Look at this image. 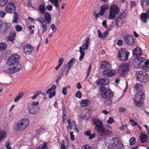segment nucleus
I'll list each match as a JSON object with an SVG mask.
<instances>
[{
    "mask_svg": "<svg viewBox=\"0 0 149 149\" xmlns=\"http://www.w3.org/2000/svg\"><path fill=\"white\" fill-rule=\"evenodd\" d=\"M107 122L109 124H111L115 122V120L113 118L110 117L107 121Z\"/></svg>",
    "mask_w": 149,
    "mask_h": 149,
    "instance_id": "de8ad7c7",
    "label": "nucleus"
},
{
    "mask_svg": "<svg viewBox=\"0 0 149 149\" xmlns=\"http://www.w3.org/2000/svg\"><path fill=\"white\" fill-rule=\"evenodd\" d=\"M19 56L17 54H14L11 55L7 61V64L10 66L15 65L19 62Z\"/></svg>",
    "mask_w": 149,
    "mask_h": 149,
    "instance_id": "9b49d317",
    "label": "nucleus"
},
{
    "mask_svg": "<svg viewBox=\"0 0 149 149\" xmlns=\"http://www.w3.org/2000/svg\"><path fill=\"white\" fill-rule=\"evenodd\" d=\"M81 149H92V148L88 145H83L81 147Z\"/></svg>",
    "mask_w": 149,
    "mask_h": 149,
    "instance_id": "4d7b16f0",
    "label": "nucleus"
},
{
    "mask_svg": "<svg viewBox=\"0 0 149 149\" xmlns=\"http://www.w3.org/2000/svg\"><path fill=\"white\" fill-rule=\"evenodd\" d=\"M108 6L107 5H104L100 7V11L101 15L102 16L104 14L105 11L108 9Z\"/></svg>",
    "mask_w": 149,
    "mask_h": 149,
    "instance_id": "cd10ccee",
    "label": "nucleus"
},
{
    "mask_svg": "<svg viewBox=\"0 0 149 149\" xmlns=\"http://www.w3.org/2000/svg\"><path fill=\"white\" fill-rule=\"evenodd\" d=\"M99 90L102 94V97L108 100V103H107L106 101H105V103L107 104H111L112 101L109 99L113 97V94L111 90L106 89L105 86H101Z\"/></svg>",
    "mask_w": 149,
    "mask_h": 149,
    "instance_id": "f257e3e1",
    "label": "nucleus"
},
{
    "mask_svg": "<svg viewBox=\"0 0 149 149\" xmlns=\"http://www.w3.org/2000/svg\"><path fill=\"white\" fill-rule=\"evenodd\" d=\"M66 65L65 66H63L62 67V68L61 69V73L60 74H59L60 75H61L62 76H63V72H64L65 69L66 68Z\"/></svg>",
    "mask_w": 149,
    "mask_h": 149,
    "instance_id": "680f3d73",
    "label": "nucleus"
},
{
    "mask_svg": "<svg viewBox=\"0 0 149 149\" xmlns=\"http://www.w3.org/2000/svg\"><path fill=\"white\" fill-rule=\"evenodd\" d=\"M29 120L27 119H22L19 121L17 124V129L18 131L24 130L29 125Z\"/></svg>",
    "mask_w": 149,
    "mask_h": 149,
    "instance_id": "f8f14e48",
    "label": "nucleus"
},
{
    "mask_svg": "<svg viewBox=\"0 0 149 149\" xmlns=\"http://www.w3.org/2000/svg\"><path fill=\"white\" fill-rule=\"evenodd\" d=\"M8 1V0H0V5L4 6Z\"/></svg>",
    "mask_w": 149,
    "mask_h": 149,
    "instance_id": "49530a36",
    "label": "nucleus"
},
{
    "mask_svg": "<svg viewBox=\"0 0 149 149\" xmlns=\"http://www.w3.org/2000/svg\"><path fill=\"white\" fill-rule=\"evenodd\" d=\"M117 45L119 46H121L123 45V42L122 40H119L117 43Z\"/></svg>",
    "mask_w": 149,
    "mask_h": 149,
    "instance_id": "774afa93",
    "label": "nucleus"
},
{
    "mask_svg": "<svg viewBox=\"0 0 149 149\" xmlns=\"http://www.w3.org/2000/svg\"><path fill=\"white\" fill-rule=\"evenodd\" d=\"M136 138L133 137L130 138L129 140L130 144V145L134 144L136 142Z\"/></svg>",
    "mask_w": 149,
    "mask_h": 149,
    "instance_id": "c03bdc74",
    "label": "nucleus"
},
{
    "mask_svg": "<svg viewBox=\"0 0 149 149\" xmlns=\"http://www.w3.org/2000/svg\"><path fill=\"white\" fill-rule=\"evenodd\" d=\"M90 103V101L87 99L82 100L81 101V106L83 107H86Z\"/></svg>",
    "mask_w": 149,
    "mask_h": 149,
    "instance_id": "473e14b6",
    "label": "nucleus"
},
{
    "mask_svg": "<svg viewBox=\"0 0 149 149\" xmlns=\"http://www.w3.org/2000/svg\"><path fill=\"white\" fill-rule=\"evenodd\" d=\"M148 136L143 133H141L140 136V139L142 143L146 142L148 139Z\"/></svg>",
    "mask_w": 149,
    "mask_h": 149,
    "instance_id": "a878e982",
    "label": "nucleus"
},
{
    "mask_svg": "<svg viewBox=\"0 0 149 149\" xmlns=\"http://www.w3.org/2000/svg\"><path fill=\"white\" fill-rule=\"evenodd\" d=\"M76 62V60L74 58H72L68 61V68H71L72 67L73 65Z\"/></svg>",
    "mask_w": 149,
    "mask_h": 149,
    "instance_id": "c85d7f7f",
    "label": "nucleus"
},
{
    "mask_svg": "<svg viewBox=\"0 0 149 149\" xmlns=\"http://www.w3.org/2000/svg\"><path fill=\"white\" fill-rule=\"evenodd\" d=\"M16 33L13 32L10 33L9 35L7 37L8 40L12 42L15 38Z\"/></svg>",
    "mask_w": 149,
    "mask_h": 149,
    "instance_id": "7c9ffc66",
    "label": "nucleus"
},
{
    "mask_svg": "<svg viewBox=\"0 0 149 149\" xmlns=\"http://www.w3.org/2000/svg\"><path fill=\"white\" fill-rule=\"evenodd\" d=\"M49 1L54 5L56 7L58 8L59 7L58 0H49Z\"/></svg>",
    "mask_w": 149,
    "mask_h": 149,
    "instance_id": "58836bf2",
    "label": "nucleus"
},
{
    "mask_svg": "<svg viewBox=\"0 0 149 149\" xmlns=\"http://www.w3.org/2000/svg\"><path fill=\"white\" fill-rule=\"evenodd\" d=\"M100 68L102 69H109L110 68L111 65L107 61H104L100 63Z\"/></svg>",
    "mask_w": 149,
    "mask_h": 149,
    "instance_id": "b1692460",
    "label": "nucleus"
},
{
    "mask_svg": "<svg viewBox=\"0 0 149 149\" xmlns=\"http://www.w3.org/2000/svg\"><path fill=\"white\" fill-rule=\"evenodd\" d=\"M7 45L5 43L0 42V50H4L7 47Z\"/></svg>",
    "mask_w": 149,
    "mask_h": 149,
    "instance_id": "ea45409f",
    "label": "nucleus"
},
{
    "mask_svg": "<svg viewBox=\"0 0 149 149\" xmlns=\"http://www.w3.org/2000/svg\"><path fill=\"white\" fill-rule=\"evenodd\" d=\"M141 6L143 8L146 7L147 5H149V1L148 0H141Z\"/></svg>",
    "mask_w": 149,
    "mask_h": 149,
    "instance_id": "72a5a7b5",
    "label": "nucleus"
},
{
    "mask_svg": "<svg viewBox=\"0 0 149 149\" xmlns=\"http://www.w3.org/2000/svg\"><path fill=\"white\" fill-rule=\"evenodd\" d=\"M68 126L66 127V129L68 130H69L72 129V125L70 120L68 119Z\"/></svg>",
    "mask_w": 149,
    "mask_h": 149,
    "instance_id": "37998d69",
    "label": "nucleus"
},
{
    "mask_svg": "<svg viewBox=\"0 0 149 149\" xmlns=\"http://www.w3.org/2000/svg\"><path fill=\"white\" fill-rule=\"evenodd\" d=\"M109 82V80L106 78H101L98 79L96 82L97 85L100 84L101 85H106Z\"/></svg>",
    "mask_w": 149,
    "mask_h": 149,
    "instance_id": "f3484780",
    "label": "nucleus"
},
{
    "mask_svg": "<svg viewBox=\"0 0 149 149\" xmlns=\"http://www.w3.org/2000/svg\"><path fill=\"white\" fill-rule=\"evenodd\" d=\"M145 97V94L143 92H139L137 93L134 100L135 101L134 104L136 106H140L143 103L144 99Z\"/></svg>",
    "mask_w": 149,
    "mask_h": 149,
    "instance_id": "39448f33",
    "label": "nucleus"
},
{
    "mask_svg": "<svg viewBox=\"0 0 149 149\" xmlns=\"http://www.w3.org/2000/svg\"><path fill=\"white\" fill-rule=\"evenodd\" d=\"M40 93L37 91L34 94V95L32 96L31 98L32 99H35L38 95L40 94Z\"/></svg>",
    "mask_w": 149,
    "mask_h": 149,
    "instance_id": "5fc2aeb1",
    "label": "nucleus"
},
{
    "mask_svg": "<svg viewBox=\"0 0 149 149\" xmlns=\"http://www.w3.org/2000/svg\"><path fill=\"white\" fill-rule=\"evenodd\" d=\"M149 15L147 13H144L141 15L140 17L141 20L144 22H146L147 19L148 18Z\"/></svg>",
    "mask_w": 149,
    "mask_h": 149,
    "instance_id": "2f4dec72",
    "label": "nucleus"
},
{
    "mask_svg": "<svg viewBox=\"0 0 149 149\" xmlns=\"http://www.w3.org/2000/svg\"><path fill=\"white\" fill-rule=\"evenodd\" d=\"M130 4L131 7L132 8H133L136 5V4L135 2L134 1H131L130 2Z\"/></svg>",
    "mask_w": 149,
    "mask_h": 149,
    "instance_id": "69168bd1",
    "label": "nucleus"
},
{
    "mask_svg": "<svg viewBox=\"0 0 149 149\" xmlns=\"http://www.w3.org/2000/svg\"><path fill=\"white\" fill-rule=\"evenodd\" d=\"M97 33L98 37L104 40H105L108 36L109 31L107 30L102 33L100 30H98Z\"/></svg>",
    "mask_w": 149,
    "mask_h": 149,
    "instance_id": "aec40b11",
    "label": "nucleus"
},
{
    "mask_svg": "<svg viewBox=\"0 0 149 149\" xmlns=\"http://www.w3.org/2000/svg\"><path fill=\"white\" fill-rule=\"evenodd\" d=\"M130 68L129 66L127 63H123L119 65L118 71L122 77H125L128 72Z\"/></svg>",
    "mask_w": 149,
    "mask_h": 149,
    "instance_id": "0eeeda50",
    "label": "nucleus"
},
{
    "mask_svg": "<svg viewBox=\"0 0 149 149\" xmlns=\"http://www.w3.org/2000/svg\"><path fill=\"white\" fill-rule=\"evenodd\" d=\"M16 9L15 6L13 3L9 2L5 8V10L8 13H13Z\"/></svg>",
    "mask_w": 149,
    "mask_h": 149,
    "instance_id": "4468645a",
    "label": "nucleus"
},
{
    "mask_svg": "<svg viewBox=\"0 0 149 149\" xmlns=\"http://www.w3.org/2000/svg\"><path fill=\"white\" fill-rule=\"evenodd\" d=\"M112 141H113L112 143V146L115 149H119L120 147V139L117 137H115L113 138Z\"/></svg>",
    "mask_w": 149,
    "mask_h": 149,
    "instance_id": "6ab92c4d",
    "label": "nucleus"
},
{
    "mask_svg": "<svg viewBox=\"0 0 149 149\" xmlns=\"http://www.w3.org/2000/svg\"><path fill=\"white\" fill-rule=\"evenodd\" d=\"M124 41L128 45H133L134 44V39L133 36L126 35L124 36Z\"/></svg>",
    "mask_w": 149,
    "mask_h": 149,
    "instance_id": "ddd939ff",
    "label": "nucleus"
},
{
    "mask_svg": "<svg viewBox=\"0 0 149 149\" xmlns=\"http://www.w3.org/2000/svg\"><path fill=\"white\" fill-rule=\"evenodd\" d=\"M44 15L45 22H46L48 24H49L52 22L51 15L48 12H45Z\"/></svg>",
    "mask_w": 149,
    "mask_h": 149,
    "instance_id": "412c9836",
    "label": "nucleus"
},
{
    "mask_svg": "<svg viewBox=\"0 0 149 149\" xmlns=\"http://www.w3.org/2000/svg\"><path fill=\"white\" fill-rule=\"evenodd\" d=\"M137 79L141 83H145L148 81L149 76L147 73L142 71L136 72Z\"/></svg>",
    "mask_w": 149,
    "mask_h": 149,
    "instance_id": "1a4fd4ad",
    "label": "nucleus"
},
{
    "mask_svg": "<svg viewBox=\"0 0 149 149\" xmlns=\"http://www.w3.org/2000/svg\"><path fill=\"white\" fill-rule=\"evenodd\" d=\"M39 9L41 13H43L45 11V6L43 5H40L39 6Z\"/></svg>",
    "mask_w": 149,
    "mask_h": 149,
    "instance_id": "79ce46f5",
    "label": "nucleus"
},
{
    "mask_svg": "<svg viewBox=\"0 0 149 149\" xmlns=\"http://www.w3.org/2000/svg\"><path fill=\"white\" fill-rule=\"evenodd\" d=\"M56 87L55 85L53 84L52 85L51 88L47 90L46 91V93L47 94H48L51 92L52 91H54L56 89Z\"/></svg>",
    "mask_w": 149,
    "mask_h": 149,
    "instance_id": "c9c22d12",
    "label": "nucleus"
},
{
    "mask_svg": "<svg viewBox=\"0 0 149 149\" xmlns=\"http://www.w3.org/2000/svg\"><path fill=\"white\" fill-rule=\"evenodd\" d=\"M51 28L52 30L54 32H56V31L57 28L55 26L54 24H52L51 25Z\"/></svg>",
    "mask_w": 149,
    "mask_h": 149,
    "instance_id": "864d4df0",
    "label": "nucleus"
},
{
    "mask_svg": "<svg viewBox=\"0 0 149 149\" xmlns=\"http://www.w3.org/2000/svg\"><path fill=\"white\" fill-rule=\"evenodd\" d=\"M103 74L107 77H110L116 74V72L114 70H104L103 72Z\"/></svg>",
    "mask_w": 149,
    "mask_h": 149,
    "instance_id": "5701e85b",
    "label": "nucleus"
},
{
    "mask_svg": "<svg viewBox=\"0 0 149 149\" xmlns=\"http://www.w3.org/2000/svg\"><path fill=\"white\" fill-rule=\"evenodd\" d=\"M134 89L138 91H141L142 89L143 86L141 83H137L135 84L134 86Z\"/></svg>",
    "mask_w": 149,
    "mask_h": 149,
    "instance_id": "c756f323",
    "label": "nucleus"
},
{
    "mask_svg": "<svg viewBox=\"0 0 149 149\" xmlns=\"http://www.w3.org/2000/svg\"><path fill=\"white\" fill-rule=\"evenodd\" d=\"M37 20L39 22L40 26L42 29L40 32L39 30L38 31V34L39 36L41 37L47 29V23L45 22L44 20L41 17H38Z\"/></svg>",
    "mask_w": 149,
    "mask_h": 149,
    "instance_id": "6e6552de",
    "label": "nucleus"
},
{
    "mask_svg": "<svg viewBox=\"0 0 149 149\" xmlns=\"http://www.w3.org/2000/svg\"><path fill=\"white\" fill-rule=\"evenodd\" d=\"M120 10L118 6L116 5H113L109 9V13L108 19L112 20L115 19L117 15L118 14Z\"/></svg>",
    "mask_w": 149,
    "mask_h": 149,
    "instance_id": "7ed1b4c3",
    "label": "nucleus"
},
{
    "mask_svg": "<svg viewBox=\"0 0 149 149\" xmlns=\"http://www.w3.org/2000/svg\"><path fill=\"white\" fill-rule=\"evenodd\" d=\"M95 129L98 134L101 136H104L107 135H110L111 134V132L108 128H106L103 125L98 126L97 127H95Z\"/></svg>",
    "mask_w": 149,
    "mask_h": 149,
    "instance_id": "20e7f679",
    "label": "nucleus"
},
{
    "mask_svg": "<svg viewBox=\"0 0 149 149\" xmlns=\"http://www.w3.org/2000/svg\"><path fill=\"white\" fill-rule=\"evenodd\" d=\"M145 60L144 58L142 57L136 58L133 60L132 63L135 67L138 68L144 62Z\"/></svg>",
    "mask_w": 149,
    "mask_h": 149,
    "instance_id": "dca6fc26",
    "label": "nucleus"
},
{
    "mask_svg": "<svg viewBox=\"0 0 149 149\" xmlns=\"http://www.w3.org/2000/svg\"><path fill=\"white\" fill-rule=\"evenodd\" d=\"M44 129L40 127V128L39 130H38L37 131V132L38 134H41L42 131H44Z\"/></svg>",
    "mask_w": 149,
    "mask_h": 149,
    "instance_id": "0e129e2a",
    "label": "nucleus"
},
{
    "mask_svg": "<svg viewBox=\"0 0 149 149\" xmlns=\"http://www.w3.org/2000/svg\"><path fill=\"white\" fill-rule=\"evenodd\" d=\"M67 87H64L63 88L62 92L64 95H66L67 94Z\"/></svg>",
    "mask_w": 149,
    "mask_h": 149,
    "instance_id": "13d9d810",
    "label": "nucleus"
},
{
    "mask_svg": "<svg viewBox=\"0 0 149 149\" xmlns=\"http://www.w3.org/2000/svg\"><path fill=\"white\" fill-rule=\"evenodd\" d=\"M14 17L13 19V23H16L19 18V16L18 15L17 13V12H15L14 13Z\"/></svg>",
    "mask_w": 149,
    "mask_h": 149,
    "instance_id": "e433bc0d",
    "label": "nucleus"
},
{
    "mask_svg": "<svg viewBox=\"0 0 149 149\" xmlns=\"http://www.w3.org/2000/svg\"><path fill=\"white\" fill-rule=\"evenodd\" d=\"M75 96L79 98H80L81 97V94L80 91H78L77 92L75 95Z\"/></svg>",
    "mask_w": 149,
    "mask_h": 149,
    "instance_id": "603ef678",
    "label": "nucleus"
},
{
    "mask_svg": "<svg viewBox=\"0 0 149 149\" xmlns=\"http://www.w3.org/2000/svg\"><path fill=\"white\" fill-rule=\"evenodd\" d=\"M92 68V66L91 65H89L88 69L87 70V71L86 72V79L89 76L90 74V71H91V70Z\"/></svg>",
    "mask_w": 149,
    "mask_h": 149,
    "instance_id": "a18cd8bd",
    "label": "nucleus"
},
{
    "mask_svg": "<svg viewBox=\"0 0 149 149\" xmlns=\"http://www.w3.org/2000/svg\"><path fill=\"white\" fill-rule=\"evenodd\" d=\"M24 53L26 55L30 54L34 48L30 44H26V45L23 46Z\"/></svg>",
    "mask_w": 149,
    "mask_h": 149,
    "instance_id": "2eb2a0df",
    "label": "nucleus"
},
{
    "mask_svg": "<svg viewBox=\"0 0 149 149\" xmlns=\"http://www.w3.org/2000/svg\"><path fill=\"white\" fill-rule=\"evenodd\" d=\"M16 30L17 31H20L22 30V27L19 25H17L15 27Z\"/></svg>",
    "mask_w": 149,
    "mask_h": 149,
    "instance_id": "8fccbe9b",
    "label": "nucleus"
},
{
    "mask_svg": "<svg viewBox=\"0 0 149 149\" xmlns=\"http://www.w3.org/2000/svg\"><path fill=\"white\" fill-rule=\"evenodd\" d=\"M96 11H94L93 13V16L96 18V19H97L99 17V15H101V14H100V13H98L96 14Z\"/></svg>",
    "mask_w": 149,
    "mask_h": 149,
    "instance_id": "3c124183",
    "label": "nucleus"
},
{
    "mask_svg": "<svg viewBox=\"0 0 149 149\" xmlns=\"http://www.w3.org/2000/svg\"><path fill=\"white\" fill-rule=\"evenodd\" d=\"M36 149H48L46 141H44L42 145H40Z\"/></svg>",
    "mask_w": 149,
    "mask_h": 149,
    "instance_id": "f704fd0d",
    "label": "nucleus"
},
{
    "mask_svg": "<svg viewBox=\"0 0 149 149\" xmlns=\"http://www.w3.org/2000/svg\"><path fill=\"white\" fill-rule=\"evenodd\" d=\"M90 38L89 37H86L85 38L84 44L82 45L81 46L79 47V52L80 55L79 57V60L81 61L83 59L85 55V52L87 49L88 47L89 44Z\"/></svg>",
    "mask_w": 149,
    "mask_h": 149,
    "instance_id": "f03ea898",
    "label": "nucleus"
},
{
    "mask_svg": "<svg viewBox=\"0 0 149 149\" xmlns=\"http://www.w3.org/2000/svg\"><path fill=\"white\" fill-rule=\"evenodd\" d=\"M53 7L51 5H48L46 7V9L49 11L52 10V9Z\"/></svg>",
    "mask_w": 149,
    "mask_h": 149,
    "instance_id": "e2e57ef3",
    "label": "nucleus"
},
{
    "mask_svg": "<svg viewBox=\"0 0 149 149\" xmlns=\"http://www.w3.org/2000/svg\"><path fill=\"white\" fill-rule=\"evenodd\" d=\"M95 136V133L91 134L89 136V139H91L94 138Z\"/></svg>",
    "mask_w": 149,
    "mask_h": 149,
    "instance_id": "338daca9",
    "label": "nucleus"
},
{
    "mask_svg": "<svg viewBox=\"0 0 149 149\" xmlns=\"http://www.w3.org/2000/svg\"><path fill=\"white\" fill-rule=\"evenodd\" d=\"M23 95L24 93L23 92H22L20 93L15 98L14 101L15 102L18 101L23 96Z\"/></svg>",
    "mask_w": 149,
    "mask_h": 149,
    "instance_id": "4c0bfd02",
    "label": "nucleus"
},
{
    "mask_svg": "<svg viewBox=\"0 0 149 149\" xmlns=\"http://www.w3.org/2000/svg\"><path fill=\"white\" fill-rule=\"evenodd\" d=\"M62 76L61 75H60L59 74H58L57 79L56 80V83L57 84H58V82L59 81V80L61 79Z\"/></svg>",
    "mask_w": 149,
    "mask_h": 149,
    "instance_id": "bf43d9fd",
    "label": "nucleus"
},
{
    "mask_svg": "<svg viewBox=\"0 0 149 149\" xmlns=\"http://www.w3.org/2000/svg\"><path fill=\"white\" fill-rule=\"evenodd\" d=\"M127 16V13L125 12L118 14L116 19V26L119 27H121L125 22V19Z\"/></svg>",
    "mask_w": 149,
    "mask_h": 149,
    "instance_id": "9d476101",
    "label": "nucleus"
},
{
    "mask_svg": "<svg viewBox=\"0 0 149 149\" xmlns=\"http://www.w3.org/2000/svg\"><path fill=\"white\" fill-rule=\"evenodd\" d=\"M91 130H88V131H86L84 132V134L87 136H89L91 134Z\"/></svg>",
    "mask_w": 149,
    "mask_h": 149,
    "instance_id": "052dcab7",
    "label": "nucleus"
},
{
    "mask_svg": "<svg viewBox=\"0 0 149 149\" xmlns=\"http://www.w3.org/2000/svg\"><path fill=\"white\" fill-rule=\"evenodd\" d=\"M6 135V132L4 131H0V141L3 140Z\"/></svg>",
    "mask_w": 149,
    "mask_h": 149,
    "instance_id": "a19ab883",
    "label": "nucleus"
},
{
    "mask_svg": "<svg viewBox=\"0 0 149 149\" xmlns=\"http://www.w3.org/2000/svg\"><path fill=\"white\" fill-rule=\"evenodd\" d=\"M92 121L95 125V127H97L98 126H100L103 125L102 121L99 119L93 118Z\"/></svg>",
    "mask_w": 149,
    "mask_h": 149,
    "instance_id": "bb28decb",
    "label": "nucleus"
},
{
    "mask_svg": "<svg viewBox=\"0 0 149 149\" xmlns=\"http://www.w3.org/2000/svg\"><path fill=\"white\" fill-rule=\"evenodd\" d=\"M133 54L134 56H136L137 57L141 55L142 54L141 49L139 47H136L133 50Z\"/></svg>",
    "mask_w": 149,
    "mask_h": 149,
    "instance_id": "4be33fe9",
    "label": "nucleus"
},
{
    "mask_svg": "<svg viewBox=\"0 0 149 149\" xmlns=\"http://www.w3.org/2000/svg\"><path fill=\"white\" fill-rule=\"evenodd\" d=\"M130 54V52L125 48H123L119 50L118 54L119 60L121 61H127Z\"/></svg>",
    "mask_w": 149,
    "mask_h": 149,
    "instance_id": "423d86ee",
    "label": "nucleus"
},
{
    "mask_svg": "<svg viewBox=\"0 0 149 149\" xmlns=\"http://www.w3.org/2000/svg\"><path fill=\"white\" fill-rule=\"evenodd\" d=\"M70 138L73 141L75 140L74 136L73 134V132L72 131L70 132Z\"/></svg>",
    "mask_w": 149,
    "mask_h": 149,
    "instance_id": "6e6d98bb",
    "label": "nucleus"
},
{
    "mask_svg": "<svg viewBox=\"0 0 149 149\" xmlns=\"http://www.w3.org/2000/svg\"><path fill=\"white\" fill-rule=\"evenodd\" d=\"M14 66L12 68H10L9 71L11 73L13 74L15 72L19 71L22 68L21 65L17 63L15 65H13Z\"/></svg>",
    "mask_w": 149,
    "mask_h": 149,
    "instance_id": "a211bd4d",
    "label": "nucleus"
},
{
    "mask_svg": "<svg viewBox=\"0 0 149 149\" xmlns=\"http://www.w3.org/2000/svg\"><path fill=\"white\" fill-rule=\"evenodd\" d=\"M33 107H30L28 106L27 107V109L28 112L32 114H36L38 112V111L37 109H35Z\"/></svg>",
    "mask_w": 149,
    "mask_h": 149,
    "instance_id": "393cba45",
    "label": "nucleus"
},
{
    "mask_svg": "<svg viewBox=\"0 0 149 149\" xmlns=\"http://www.w3.org/2000/svg\"><path fill=\"white\" fill-rule=\"evenodd\" d=\"M56 93L55 91H53L52 92H50V93L49 94V98H51L55 95Z\"/></svg>",
    "mask_w": 149,
    "mask_h": 149,
    "instance_id": "09e8293b",
    "label": "nucleus"
}]
</instances>
